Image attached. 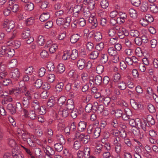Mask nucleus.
<instances>
[{"mask_svg": "<svg viewBox=\"0 0 158 158\" xmlns=\"http://www.w3.org/2000/svg\"><path fill=\"white\" fill-rule=\"evenodd\" d=\"M82 14L85 17L89 18V22L91 24L92 28H94L97 26L98 22L94 16L91 15V13L88 8H83Z\"/></svg>", "mask_w": 158, "mask_h": 158, "instance_id": "f257e3e1", "label": "nucleus"}, {"mask_svg": "<svg viewBox=\"0 0 158 158\" xmlns=\"http://www.w3.org/2000/svg\"><path fill=\"white\" fill-rule=\"evenodd\" d=\"M120 141V138L118 137H114L112 139L113 144L114 147L115 151L117 154L115 158H121L122 145L119 142Z\"/></svg>", "mask_w": 158, "mask_h": 158, "instance_id": "f03ea898", "label": "nucleus"}, {"mask_svg": "<svg viewBox=\"0 0 158 158\" xmlns=\"http://www.w3.org/2000/svg\"><path fill=\"white\" fill-rule=\"evenodd\" d=\"M101 129L100 127H96L94 124H91L89 126L87 132L89 134H92L95 139L98 138L100 135Z\"/></svg>", "mask_w": 158, "mask_h": 158, "instance_id": "7ed1b4c3", "label": "nucleus"}, {"mask_svg": "<svg viewBox=\"0 0 158 158\" xmlns=\"http://www.w3.org/2000/svg\"><path fill=\"white\" fill-rule=\"evenodd\" d=\"M71 21V18L70 16H68L65 19L59 18L56 20V23L59 26L65 25L68 27Z\"/></svg>", "mask_w": 158, "mask_h": 158, "instance_id": "20e7f679", "label": "nucleus"}, {"mask_svg": "<svg viewBox=\"0 0 158 158\" xmlns=\"http://www.w3.org/2000/svg\"><path fill=\"white\" fill-rule=\"evenodd\" d=\"M3 27L8 32H10L15 27V23L13 21L6 20L3 24Z\"/></svg>", "mask_w": 158, "mask_h": 158, "instance_id": "39448f33", "label": "nucleus"}, {"mask_svg": "<svg viewBox=\"0 0 158 158\" xmlns=\"http://www.w3.org/2000/svg\"><path fill=\"white\" fill-rule=\"evenodd\" d=\"M20 72L16 68L12 69L9 74L10 77L15 81L18 80L20 77Z\"/></svg>", "mask_w": 158, "mask_h": 158, "instance_id": "423d86ee", "label": "nucleus"}, {"mask_svg": "<svg viewBox=\"0 0 158 158\" xmlns=\"http://www.w3.org/2000/svg\"><path fill=\"white\" fill-rule=\"evenodd\" d=\"M73 80V82L72 84V86L73 89L76 90L81 87V82L79 81V76L78 75H75Z\"/></svg>", "mask_w": 158, "mask_h": 158, "instance_id": "0eeeda50", "label": "nucleus"}, {"mask_svg": "<svg viewBox=\"0 0 158 158\" xmlns=\"http://www.w3.org/2000/svg\"><path fill=\"white\" fill-rule=\"evenodd\" d=\"M119 17L117 18L118 23L121 24L123 23L127 19V16L125 13L123 12H120L118 13Z\"/></svg>", "mask_w": 158, "mask_h": 158, "instance_id": "6e6552de", "label": "nucleus"}, {"mask_svg": "<svg viewBox=\"0 0 158 158\" xmlns=\"http://www.w3.org/2000/svg\"><path fill=\"white\" fill-rule=\"evenodd\" d=\"M11 155L13 158H24L23 154L18 149L16 148L12 150Z\"/></svg>", "mask_w": 158, "mask_h": 158, "instance_id": "1a4fd4ad", "label": "nucleus"}, {"mask_svg": "<svg viewBox=\"0 0 158 158\" xmlns=\"http://www.w3.org/2000/svg\"><path fill=\"white\" fill-rule=\"evenodd\" d=\"M83 8L80 5H76L72 9L73 14L75 16H77L78 15L81 14L82 13Z\"/></svg>", "mask_w": 158, "mask_h": 158, "instance_id": "9d476101", "label": "nucleus"}, {"mask_svg": "<svg viewBox=\"0 0 158 158\" xmlns=\"http://www.w3.org/2000/svg\"><path fill=\"white\" fill-rule=\"evenodd\" d=\"M117 33L118 37L121 39L125 38L126 37L128 36L129 34L128 31L124 28L118 32Z\"/></svg>", "mask_w": 158, "mask_h": 158, "instance_id": "9b49d317", "label": "nucleus"}, {"mask_svg": "<svg viewBox=\"0 0 158 158\" xmlns=\"http://www.w3.org/2000/svg\"><path fill=\"white\" fill-rule=\"evenodd\" d=\"M138 120V124H137V127L139 128L140 127L145 131H148L149 129V126L147 125L146 123L144 122H141L139 119Z\"/></svg>", "mask_w": 158, "mask_h": 158, "instance_id": "f8f14e48", "label": "nucleus"}, {"mask_svg": "<svg viewBox=\"0 0 158 158\" xmlns=\"http://www.w3.org/2000/svg\"><path fill=\"white\" fill-rule=\"evenodd\" d=\"M66 130H69L71 133L72 132H74L76 130V126L75 123L73 122L71 124L70 127H66L64 129V131L66 133L67 135H69L70 134L69 132H66Z\"/></svg>", "mask_w": 158, "mask_h": 158, "instance_id": "ddd939ff", "label": "nucleus"}, {"mask_svg": "<svg viewBox=\"0 0 158 158\" xmlns=\"http://www.w3.org/2000/svg\"><path fill=\"white\" fill-rule=\"evenodd\" d=\"M111 99L108 97L102 96L99 99V102L102 103L106 106H107L109 105Z\"/></svg>", "mask_w": 158, "mask_h": 158, "instance_id": "4468645a", "label": "nucleus"}, {"mask_svg": "<svg viewBox=\"0 0 158 158\" xmlns=\"http://www.w3.org/2000/svg\"><path fill=\"white\" fill-rule=\"evenodd\" d=\"M69 110L66 108L64 109H59L58 114L62 117L65 118L67 117L69 113Z\"/></svg>", "mask_w": 158, "mask_h": 158, "instance_id": "2eb2a0df", "label": "nucleus"}, {"mask_svg": "<svg viewBox=\"0 0 158 158\" xmlns=\"http://www.w3.org/2000/svg\"><path fill=\"white\" fill-rule=\"evenodd\" d=\"M85 60L84 59H79L77 62V66L78 68L81 70L83 69L85 67Z\"/></svg>", "mask_w": 158, "mask_h": 158, "instance_id": "dca6fc26", "label": "nucleus"}, {"mask_svg": "<svg viewBox=\"0 0 158 158\" xmlns=\"http://www.w3.org/2000/svg\"><path fill=\"white\" fill-rule=\"evenodd\" d=\"M21 42L18 40H10L8 42V45H11L14 47L15 48H19L21 45Z\"/></svg>", "mask_w": 158, "mask_h": 158, "instance_id": "f3484780", "label": "nucleus"}, {"mask_svg": "<svg viewBox=\"0 0 158 158\" xmlns=\"http://www.w3.org/2000/svg\"><path fill=\"white\" fill-rule=\"evenodd\" d=\"M65 106L66 108L71 110L74 108V103L72 99H69L66 103Z\"/></svg>", "mask_w": 158, "mask_h": 158, "instance_id": "a211bd4d", "label": "nucleus"}, {"mask_svg": "<svg viewBox=\"0 0 158 158\" xmlns=\"http://www.w3.org/2000/svg\"><path fill=\"white\" fill-rule=\"evenodd\" d=\"M44 151L46 154L52 156L55 153L53 149L49 146H47L45 148Z\"/></svg>", "mask_w": 158, "mask_h": 158, "instance_id": "6ab92c4d", "label": "nucleus"}, {"mask_svg": "<svg viewBox=\"0 0 158 158\" xmlns=\"http://www.w3.org/2000/svg\"><path fill=\"white\" fill-rule=\"evenodd\" d=\"M131 104L132 108L135 110H138L142 106L141 104L136 102L134 99H132L131 101Z\"/></svg>", "mask_w": 158, "mask_h": 158, "instance_id": "aec40b11", "label": "nucleus"}, {"mask_svg": "<svg viewBox=\"0 0 158 158\" xmlns=\"http://www.w3.org/2000/svg\"><path fill=\"white\" fill-rule=\"evenodd\" d=\"M86 123L83 121L80 122L78 124V129L79 131L81 132L84 131L86 128Z\"/></svg>", "mask_w": 158, "mask_h": 158, "instance_id": "412c9836", "label": "nucleus"}, {"mask_svg": "<svg viewBox=\"0 0 158 158\" xmlns=\"http://www.w3.org/2000/svg\"><path fill=\"white\" fill-rule=\"evenodd\" d=\"M15 54V51L13 49L6 46V56L8 57H11L14 55Z\"/></svg>", "mask_w": 158, "mask_h": 158, "instance_id": "4be33fe9", "label": "nucleus"}, {"mask_svg": "<svg viewBox=\"0 0 158 158\" xmlns=\"http://www.w3.org/2000/svg\"><path fill=\"white\" fill-rule=\"evenodd\" d=\"M80 36L78 34H74L71 36L70 38L71 42L72 44H75L79 40Z\"/></svg>", "mask_w": 158, "mask_h": 158, "instance_id": "5701e85b", "label": "nucleus"}, {"mask_svg": "<svg viewBox=\"0 0 158 158\" xmlns=\"http://www.w3.org/2000/svg\"><path fill=\"white\" fill-rule=\"evenodd\" d=\"M12 0L10 1L9 6L13 12H16L19 10V6L18 4H16L12 5H10V3L12 4Z\"/></svg>", "mask_w": 158, "mask_h": 158, "instance_id": "b1692460", "label": "nucleus"}, {"mask_svg": "<svg viewBox=\"0 0 158 158\" xmlns=\"http://www.w3.org/2000/svg\"><path fill=\"white\" fill-rule=\"evenodd\" d=\"M50 16L48 13H44L40 16V19L41 22H44L48 19Z\"/></svg>", "mask_w": 158, "mask_h": 158, "instance_id": "393cba45", "label": "nucleus"}, {"mask_svg": "<svg viewBox=\"0 0 158 158\" xmlns=\"http://www.w3.org/2000/svg\"><path fill=\"white\" fill-rule=\"evenodd\" d=\"M118 87L120 89H125L127 87V85L125 82L123 81H120L117 83Z\"/></svg>", "mask_w": 158, "mask_h": 158, "instance_id": "a878e982", "label": "nucleus"}, {"mask_svg": "<svg viewBox=\"0 0 158 158\" xmlns=\"http://www.w3.org/2000/svg\"><path fill=\"white\" fill-rule=\"evenodd\" d=\"M108 54L110 56H112L117 54V52L114 47H110L107 50Z\"/></svg>", "mask_w": 158, "mask_h": 158, "instance_id": "bb28decb", "label": "nucleus"}, {"mask_svg": "<svg viewBox=\"0 0 158 158\" xmlns=\"http://www.w3.org/2000/svg\"><path fill=\"white\" fill-rule=\"evenodd\" d=\"M31 99L23 98L22 99V102L24 108H27L30 106L29 100Z\"/></svg>", "mask_w": 158, "mask_h": 158, "instance_id": "cd10ccee", "label": "nucleus"}, {"mask_svg": "<svg viewBox=\"0 0 158 158\" xmlns=\"http://www.w3.org/2000/svg\"><path fill=\"white\" fill-rule=\"evenodd\" d=\"M21 89L20 88L14 89L10 91L9 93L10 94H13L15 96H17L20 94L22 93Z\"/></svg>", "mask_w": 158, "mask_h": 158, "instance_id": "c85d7f7f", "label": "nucleus"}, {"mask_svg": "<svg viewBox=\"0 0 158 158\" xmlns=\"http://www.w3.org/2000/svg\"><path fill=\"white\" fill-rule=\"evenodd\" d=\"M99 52L97 51L91 52L89 55V57L90 59L94 60L98 57L99 55Z\"/></svg>", "mask_w": 158, "mask_h": 158, "instance_id": "c756f323", "label": "nucleus"}, {"mask_svg": "<svg viewBox=\"0 0 158 158\" xmlns=\"http://www.w3.org/2000/svg\"><path fill=\"white\" fill-rule=\"evenodd\" d=\"M149 8L148 3L147 1H143L141 6V10L142 11L145 12L147 11Z\"/></svg>", "mask_w": 158, "mask_h": 158, "instance_id": "7c9ffc66", "label": "nucleus"}, {"mask_svg": "<svg viewBox=\"0 0 158 158\" xmlns=\"http://www.w3.org/2000/svg\"><path fill=\"white\" fill-rule=\"evenodd\" d=\"M93 80L95 83L97 85H100L102 81V77L99 75L95 76Z\"/></svg>", "mask_w": 158, "mask_h": 158, "instance_id": "2f4dec72", "label": "nucleus"}, {"mask_svg": "<svg viewBox=\"0 0 158 158\" xmlns=\"http://www.w3.org/2000/svg\"><path fill=\"white\" fill-rule=\"evenodd\" d=\"M146 121L149 125H153L155 124L154 120L152 116L151 115H148L147 116Z\"/></svg>", "mask_w": 158, "mask_h": 158, "instance_id": "473e14b6", "label": "nucleus"}, {"mask_svg": "<svg viewBox=\"0 0 158 158\" xmlns=\"http://www.w3.org/2000/svg\"><path fill=\"white\" fill-rule=\"evenodd\" d=\"M78 56V51L76 49H74L72 51V53H71L70 57L71 59L74 60H75Z\"/></svg>", "mask_w": 158, "mask_h": 158, "instance_id": "72a5a7b5", "label": "nucleus"}, {"mask_svg": "<svg viewBox=\"0 0 158 158\" xmlns=\"http://www.w3.org/2000/svg\"><path fill=\"white\" fill-rule=\"evenodd\" d=\"M81 77L82 81L84 82H86L88 81V75L87 73L83 72L81 75Z\"/></svg>", "mask_w": 158, "mask_h": 158, "instance_id": "f704fd0d", "label": "nucleus"}, {"mask_svg": "<svg viewBox=\"0 0 158 158\" xmlns=\"http://www.w3.org/2000/svg\"><path fill=\"white\" fill-rule=\"evenodd\" d=\"M34 135H30V137L26 140L28 145L31 147H34L35 146V142L32 139Z\"/></svg>", "mask_w": 158, "mask_h": 158, "instance_id": "c9c22d12", "label": "nucleus"}, {"mask_svg": "<svg viewBox=\"0 0 158 158\" xmlns=\"http://www.w3.org/2000/svg\"><path fill=\"white\" fill-rule=\"evenodd\" d=\"M34 8V4L31 2H28L26 4L25 6V9L28 11H31Z\"/></svg>", "mask_w": 158, "mask_h": 158, "instance_id": "e433bc0d", "label": "nucleus"}, {"mask_svg": "<svg viewBox=\"0 0 158 158\" xmlns=\"http://www.w3.org/2000/svg\"><path fill=\"white\" fill-rule=\"evenodd\" d=\"M7 109L12 114H13L15 112L16 110L15 106L12 104H9L7 106Z\"/></svg>", "mask_w": 158, "mask_h": 158, "instance_id": "4c0bfd02", "label": "nucleus"}, {"mask_svg": "<svg viewBox=\"0 0 158 158\" xmlns=\"http://www.w3.org/2000/svg\"><path fill=\"white\" fill-rule=\"evenodd\" d=\"M21 147L23 148V150L26 153L27 156L29 158L31 156L33 155L32 152L31 151V150L21 145Z\"/></svg>", "mask_w": 158, "mask_h": 158, "instance_id": "58836bf2", "label": "nucleus"}, {"mask_svg": "<svg viewBox=\"0 0 158 158\" xmlns=\"http://www.w3.org/2000/svg\"><path fill=\"white\" fill-rule=\"evenodd\" d=\"M129 13L130 16L134 19H135L137 17L136 11L133 8H131L129 10Z\"/></svg>", "mask_w": 158, "mask_h": 158, "instance_id": "ea45409f", "label": "nucleus"}, {"mask_svg": "<svg viewBox=\"0 0 158 158\" xmlns=\"http://www.w3.org/2000/svg\"><path fill=\"white\" fill-rule=\"evenodd\" d=\"M102 33L100 32H97L94 34V38L98 41H100L102 39Z\"/></svg>", "mask_w": 158, "mask_h": 158, "instance_id": "a19ab883", "label": "nucleus"}, {"mask_svg": "<svg viewBox=\"0 0 158 158\" xmlns=\"http://www.w3.org/2000/svg\"><path fill=\"white\" fill-rule=\"evenodd\" d=\"M47 79L48 82L52 83L55 80V75L53 74H48L47 76Z\"/></svg>", "mask_w": 158, "mask_h": 158, "instance_id": "79ce46f5", "label": "nucleus"}, {"mask_svg": "<svg viewBox=\"0 0 158 158\" xmlns=\"http://www.w3.org/2000/svg\"><path fill=\"white\" fill-rule=\"evenodd\" d=\"M44 37L42 35H39L38 37L37 40L38 44L40 45H43L45 43Z\"/></svg>", "mask_w": 158, "mask_h": 158, "instance_id": "37998d69", "label": "nucleus"}, {"mask_svg": "<svg viewBox=\"0 0 158 158\" xmlns=\"http://www.w3.org/2000/svg\"><path fill=\"white\" fill-rule=\"evenodd\" d=\"M83 152L85 157V158H89L90 157V149L89 148H85Z\"/></svg>", "mask_w": 158, "mask_h": 158, "instance_id": "c03bdc74", "label": "nucleus"}, {"mask_svg": "<svg viewBox=\"0 0 158 158\" xmlns=\"http://www.w3.org/2000/svg\"><path fill=\"white\" fill-rule=\"evenodd\" d=\"M65 70V67L63 64H60L58 65L57 67V72L60 73H63Z\"/></svg>", "mask_w": 158, "mask_h": 158, "instance_id": "a18cd8bd", "label": "nucleus"}, {"mask_svg": "<svg viewBox=\"0 0 158 158\" xmlns=\"http://www.w3.org/2000/svg\"><path fill=\"white\" fill-rule=\"evenodd\" d=\"M71 52L69 51L64 52L62 56V59L64 60H66L69 59L70 57Z\"/></svg>", "mask_w": 158, "mask_h": 158, "instance_id": "49530a36", "label": "nucleus"}, {"mask_svg": "<svg viewBox=\"0 0 158 158\" xmlns=\"http://www.w3.org/2000/svg\"><path fill=\"white\" fill-rule=\"evenodd\" d=\"M149 8L151 11L153 13H156L158 12V7L155 4L150 5Z\"/></svg>", "mask_w": 158, "mask_h": 158, "instance_id": "de8ad7c7", "label": "nucleus"}, {"mask_svg": "<svg viewBox=\"0 0 158 158\" xmlns=\"http://www.w3.org/2000/svg\"><path fill=\"white\" fill-rule=\"evenodd\" d=\"M129 34L131 36L135 38L139 36V33L137 30H132L130 31Z\"/></svg>", "mask_w": 158, "mask_h": 158, "instance_id": "09e8293b", "label": "nucleus"}, {"mask_svg": "<svg viewBox=\"0 0 158 158\" xmlns=\"http://www.w3.org/2000/svg\"><path fill=\"white\" fill-rule=\"evenodd\" d=\"M63 144L60 143L55 144L54 147L55 150L58 152H61L63 149Z\"/></svg>", "mask_w": 158, "mask_h": 158, "instance_id": "8fccbe9b", "label": "nucleus"}, {"mask_svg": "<svg viewBox=\"0 0 158 158\" xmlns=\"http://www.w3.org/2000/svg\"><path fill=\"white\" fill-rule=\"evenodd\" d=\"M30 31L29 30L23 31L21 34L22 37L24 39H27L30 37Z\"/></svg>", "mask_w": 158, "mask_h": 158, "instance_id": "3c124183", "label": "nucleus"}, {"mask_svg": "<svg viewBox=\"0 0 158 158\" xmlns=\"http://www.w3.org/2000/svg\"><path fill=\"white\" fill-rule=\"evenodd\" d=\"M57 139L58 141L62 144H64L65 140L63 136L61 134H58L56 135Z\"/></svg>", "mask_w": 158, "mask_h": 158, "instance_id": "603ef678", "label": "nucleus"}, {"mask_svg": "<svg viewBox=\"0 0 158 158\" xmlns=\"http://www.w3.org/2000/svg\"><path fill=\"white\" fill-rule=\"evenodd\" d=\"M43 84L42 81L40 79L36 80L34 84V86L36 88H39Z\"/></svg>", "mask_w": 158, "mask_h": 158, "instance_id": "864d4df0", "label": "nucleus"}, {"mask_svg": "<svg viewBox=\"0 0 158 158\" xmlns=\"http://www.w3.org/2000/svg\"><path fill=\"white\" fill-rule=\"evenodd\" d=\"M8 143L9 145L11 147H15L16 144L15 141L13 138H9L8 139Z\"/></svg>", "mask_w": 158, "mask_h": 158, "instance_id": "5fc2aeb1", "label": "nucleus"}, {"mask_svg": "<svg viewBox=\"0 0 158 158\" xmlns=\"http://www.w3.org/2000/svg\"><path fill=\"white\" fill-rule=\"evenodd\" d=\"M123 113L121 109H118L115 110V116L116 118H118L122 116Z\"/></svg>", "mask_w": 158, "mask_h": 158, "instance_id": "6e6d98bb", "label": "nucleus"}, {"mask_svg": "<svg viewBox=\"0 0 158 158\" xmlns=\"http://www.w3.org/2000/svg\"><path fill=\"white\" fill-rule=\"evenodd\" d=\"M121 78V76L119 73H115L113 76V80L115 82H118Z\"/></svg>", "mask_w": 158, "mask_h": 158, "instance_id": "4d7b16f0", "label": "nucleus"}, {"mask_svg": "<svg viewBox=\"0 0 158 158\" xmlns=\"http://www.w3.org/2000/svg\"><path fill=\"white\" fill-rule=\"evenodd\" d=\"M66 98L64 96L60 97L58 100V103L60 106H62L65 103Z\"/></svg>", "mask_w": 158, "mask_h": 158, "instance_id": "13d9d810", "label": "nucleus"}, {"mask_svg": "<svg viewBox=\"0 0 158 158\" xmlns=\"http://www.w3.org/2000/svg\"><path fill=\"white\" fill-rule=\"evenodd\" d=\"M47 68L50 71H53L55 69V66L53 63L51 62H48L47 65Z\"/></svg>", "mask_w": 158, "mask_h": 158, "instance_id": "bf43d9fd", "label": "nucleus"}, {"mask_svg": "<svg viewBox=\"0 0 158 158\" xmlns=\"http://www.w3.org/2000/svg\"><path fill=\"white\" fill-rule=\"evenodd\" d=\"M36 117L37 115L34 111L31 110L29 112L28 117L30 118L31 119H35L36 118Z\"/></svg>", "mask_w": 158, "mask_h": 158, "instance_id": "052dcab7", "label": "nucleus"}, {"mask_svg": "<svg viewBox=\"0 0 158 158\" xmlns=\"http://www.w3.org/2000/svg\"><path fill=\"white\" fill-rule=\"evenodd\" d=\"M17 64V61L16 59H13L11 60L10 62L9 67L10 68L15 67Z\"/></svg>", "mask_w": 158, "mask_h": 158, "instance_id": "680f3d73", "label": "nucleus"}, {"mask_svg": "<svg viewBox=\"0 0 158 158\" xmlns=\"http://www.w3.org/2000/svg\"><path fill=\"white\" fill-rule=\"evenodd\" d=\"M93 105L91 103L88 104L85 107V110L87 113H89L93 110Z\"/></svg>", "mask_w": 158, "mask_h": 158, "instance_id": "e2e57ef3", "label": "nucleus"}, {"mask_svg": "<svg viewBox=\"0 0 158 158\" xmlns=\"http://www.w3.org/2000/svg\"><path fill=\"white\" fill-rule=\"evenodd\" d=\"M100 5L102 8L105 9L108 7L109 3L107 0H102Z\"/></svg>", "mask_w": 158, "mask_h": 158, "instance_id": "0e129e2a", "label": "nucleus"}, {"mask_svg": "<svg viewBox=\"0 0 158 158\" xmlns=\"http://www.w3.org/2000/svg\"><path fill=\"white\" fill-rule=\"evenodd\" d=\"M57 48V44H54L49 48V51L51 53H54L56 52Z\"/></svg>", "mask_w": 158, "mask_h": 158, "instance_id": "69168bd1", "label": "nucleus"}, {"mask_svg": "<svg viewBox=\"0 0 158 158\" xmlns=\"http://www.w3.org/2000/svg\"><path fill=\"white\" fill-rule=\"evenodd\" d=\"M104 67L102 65H98L96 68V71L98 74H101L104 71Z\"/></svg>", "mask_w": 158, "mask_h": 158, "instance_id": "338daca9", "label": "nucleus"}, {"mask_svg": "<svg viewBox=\"0 0 158 158\" xmlns=\"http://www.w3.org/2000/svg\"><path fill=\"white\" fill-rule=\"evenodd\" d=\"M123 143L128 147H131L132 146L130 139L128 138H126L124 139Z\"/></svg>", "mask_w": 158, "mask_h": 158, "instance_id": "774afa93", "label": "nucleus"}]
</instances>
